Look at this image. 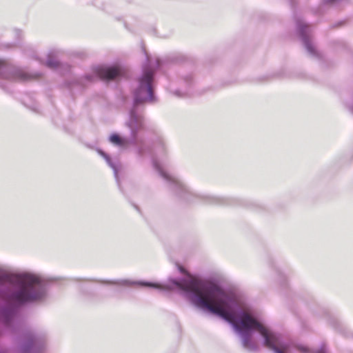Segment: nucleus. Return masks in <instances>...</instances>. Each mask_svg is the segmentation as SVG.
<instances>
[{
  "mask_svg": "<svg viewBox=\"0 0 353 353\" xmlns=\"http://www.w3.org/2000/svg\"><path fill=\"white\" fill-rule=\"evenodd\" d=\"M46 64L49 68H56L59 65L58 61L52 60H48Z\"/></svg>",
  "mask_w": 353,
  "mask_h": 353,
  "instance_id": "obj_8",
  "label": "nucleus"
},
{
  "mask_svg": "<svg viewBox=\"0 0 353 353\" xmlns=\"http://www.w3.org/2000/svg\"><path fill=\"white\" fill-rule=\"evenodd\" d=\"M110 140L112 143L118 145H122L124 143L123 139L118 134H116L111 135L110 137Z\"/></svg>",
  "mask_w": 353,
  "mask_h": 353,
  "instance_id": "obj_7",
  "label": "nucleus"
},
{
  "mask_svg": "<svg viewBox=\"0 0 353 353\" xmlns=\"http://www.w3.org/2000/svg\"><path fill=\"white\" fill-rule=\"evenodd\" d=\"M318 353H324L323 350L319 351Z\"/></svg>",
  "mask_w": 353,
  "mask_h": 353,
  "instance_id": "obj_12",
  "label": "nucleus"
},
{
  "mask_svg": "<svg viewBox=\"0 0 353 353\" xmlns=\"http://www.w3.org/2000/svg\"><path fill=\"white\" fill-rule=\"evenodd\" d=\"M179 270L181 273H183L184 274H188L187 271L183 267H179Z\"/></svg>",
  "mask_w": 353,
  "mask_h": 353,
  "instance_id": "obj_10",
  "label": "nucleus"
},
{
  "mask_svg": "<svg viewBox=\"0 0 353 353\" xmlns=\"http://www.w3.org/2000/svg\"><path fill=\"white\" fill-rule=\"evenodd\" d=\"M129 125L132 129L133 136L136 137L138 131L143 128V121L142 119H137L134 115H132Z\"/></svg>",
  "mask_w": 353,
  "mask_h": 353,
  "instance_id": "obj_5",
  "label": "nucleus"
},
{
  "mask_svg": "<svg viewBox=\"0 0 353 353\" xmlns=\"http://www.w3.org/2000/svg\"><path fill=\"white\" fill-rule=\"evenodd\" d=\"M153 72L147 69L144 70L141 78L139 79V87L135 94V103H141L145 101H153V91L152 82Z\"/></svg>",
  "mask_w": 353,
  "mask_h": 353,
  "instance_id": "obj_3",
  "label": "nucleus"
},
{
  "mask_svg": "<svg viewBox=\"0 0 353 353\" xmlns=\"http://www.w3.org/2000/svg\"><path fill=\"white\" fill-rule=\"evenodd\" d=\"M13 279L18 283L19 290L11 295V301L21 304L42 296L40 280L37 276L28 274L12 276L0 268V282L10 281Z\"/></svg>",
  "mask_w": 353,
  "mask_h": 353,
  "instance_id": "obj_2",
  "label": "nucleus"
},
{
  "mask_svg": "<svg viewBox=\"0 0 353 353\" xmlns=\"http://www.w3.org/2000/svg\"><path fill=\"white\" fill-rule=\"evenodd\" d=\"M182 288L190 292L192 302L199 307L207 309L230 323L239 332L256 330L264 338L265 345L275 353H285L287 347L279 343V337L270 332L247 312H243L236 320L235 314L229 308L225 292L216 285H206L192 279L182 285Z\"/></svg>",
  "mask_w": 353,
  "mask_h": 353,
  "instance_id": "obj_1",
  "label": "nucleus"
},
{
  "mask_svg": "<svg viewBox=\"0 0 353 353\" xmlns=\"http://www.w3.org/2000/svg\"><path fill=\"white\" fill-rule=\"evenodd\" d=\"M299 349L300 350V351L304 352L307 351V349L306 347H299Z\"/></svg>",
  "mask_w": 353,
  "mask_h": 353,
  "instance_id": "obj_11",
  "label": "nucleus"
},
{
  "mask_svg": "<svg viewBox=\"0 0 353 353\" xmlns=\"http://www.w3.org/2000/svg\"><path fill=\"white\" fill-rule=\"evenodd\" d=\"M250 336L249 335H245L243 337V346L245 347H248L250 345Z\"/></svg>",
  "mask_w": 353,
  "mask_h": 353,
  "instance_id": "obj_9",
  "label": "nucleus"
},
{
  "mask_svg": "<svg viewBox=\"0 0 353 353\" xmlns=\"http://www.w3.org/2000/svg\"><path fill=\"white\" fill-rule=\"evenodd\" d=\"M96 73L102 80H113L121 74V70L119 67H99L97 68Z\"/></svg>",
  "mask_w": 353,
  "mask_h": 353,
  "instance_id": "obj_4",
  "label": "nucleus"
},
{
  "mask_svg": "<svg viewBox=\"0 0 353 353\" xmlns=\"http://www.w3.org/2000/svg\"><path fill=\"white\" fill-rule=\"evenodd\" d=\"M309 29H310L309 26H307L306 25L301 26L299 28V31H300V33L301 34V35L303 36V41H304V43L305 44L307 49L310 52H314V49H313L312 45L306 39V38L305 37V35H304L305 34H306L308 32Z\"/></svg>",
  "mask_w": 353,
  "mask_h": 353,
  "instance_id": "obj_6",
  "label": "nucleus"
}]
</instances>
